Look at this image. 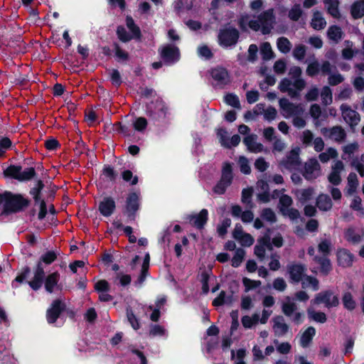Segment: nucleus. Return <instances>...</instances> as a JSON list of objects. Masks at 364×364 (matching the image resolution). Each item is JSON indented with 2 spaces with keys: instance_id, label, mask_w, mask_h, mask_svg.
<instances>
[{
  "instance_id": "f257e3e1",
  "label": "nucleus",
  "mask_w": 364,
  "mask_h": 364,
  "mask_svg": "<svg viewBox=\"0 0 364 364\" xmlns=\"http://www.w3.org/2000/svg\"><path fill=\"white\" fill-rule=\"evenodd\" d=\"M275 23V17L273 9H268L257 17V19H251L248 15L242 16L240 20V26L242 29L248 28L254 31H261L262 33H269Z\"/></svg>"
},
{
  "instance_id": "f03ea898",
  "label": "nucleus",
  "mask_w": 364,
  "mask_h": 364,
  "mask_svg": "<svg viewBox=\"0 0 364 364\" xmlns=\"http://www.w3.org/2000/svg\"><path fill=\"white\" fill-rule=\"evenodd\" d=\"M305 85L306 82L301 78H284L280 82L279 88L282 92L287 93L291 97H295L299 95Z\"/></svg>"
},
{
  "instance_id": "7ed1b4c3",
  "label": "nucleus",
  "mask_w": 364,
  "mask_h": 364,
  "mask_svg": "<svg viewBox=\"0 0 364 364\" xmlns=\"http://www.w3.org/2000/svg\"><path fill=\"white\" fill-rule=\"evenodd\" d=\"M279 104L282 114L287 119L296 115H303L305 111L303 105L294 104L286 98L280 99Z\"/></svg>"
},
{
  "instance_id": "20e7f679",
  "label": "nucleus",
  "mask_w": 364,
  "mask_h": 364,
  "mask_svg": "<svg viewBox=\"0 0 364 364\" xmlns=\"http://www.w3.org/2000/svg\"><path fill=\"white\" fill-rule=\"evenodd\" d=\"M213 84L219 87H223L231 82L230 75L226 68L216 66L210 70Z\"/></svg>"
},
{
  "instance_id": "39448f33",
  "label": "nucleus",
  "mask_w": 364,
  "mask_h": 364,
  "mask_svg": "<svg viewBox=\"0 0 364 364\" xmlns=\"http://www.w3.org/2000/svg\"><path fill=\"white\" fill-rule=\"evenodd\" d=\"M35 173L33 168H28L22 171L21 166H10L4 171V174L19 181H27L31 179Z\"/></svg>"
},
{
  "instance_id": "423d86ee",
  "label": "nucleus",
  "mask_w": 364,
  "mask_h": 364,
  "mask_svg": "<svg viewBox=\"0 0 364 364\" xmlns=\"http://www.w3.org/2000/svg\"><path fill=\"white\" fill-rule=\"evenodd\" d=\"M28 201L22 196L7 193L4 211L17 212L27 206Z\"/></svg>"
},
{
  "instance_id": "0eeeda50",
  "label": "nucleus",
  "mask_w": 364,
  "mask_h": 364,
  "mask_svg": "<svg viewBox=\"0 0 364 364\" xmlns=\"http://www.w3.org/2000/svg\"><path fill=\"white\" fill-rule=\"evenodd\" d=\"M344 121L351 127L357 126L360 121V114L348 105L342 104L340 107Z\"/></svg>"
},
{
  "instance_id": "6e6552de",
  "label": "nucleus",
  "mask_w": 364,
  "mask_h": 364,
  "mask_svg": "<svg viewBox=\"0 0 364 364\" xmlns=\"http://www.w3.org/2000/svg\"><path fill=\"white\" fill-rule=\"evenodd\" d=\"M311 304V305L323 304L325 306L330 308L338 304V299L331 291H326L316 294Z\"/></svg>"
},
{
  "instance_id": "1a4fd4ad",
  "label": "nucleus",
  "mask_w": 364,
  "mask_h": 364,
  "mask_svg": "<svg viewBox=\"0 0 364 364\" xmlns=\"http://www.w3.org/2000/svg\"><path fill=\"white\" fill-rule=\"evenodd\" d=\"M299 149H292L287 155L286 159L281 161L279 166L281 168H286L290 171L296 170L299 167L300 161L299 156Z\"/></svg>"
},
{
  "instance_id": "9d476101",
  "label": "nucleus",
  "mask_w": 364,
  "mask_h": 364,
  "mask_svg": "<svg viewBox=\"0 0 364 364\" xmlns=\"http://www.w3.org/2000/svg\"><path fill=\"white\" fill-rule=\"evenodd\" d=\"M238 36V31L235 28H229L222 30L218 36L220 44L224 47L234 45L236 43Z\"/></svg>"
},
{
  "instance_id": "9b49d317",
  "label": "nucleus",
  "mask_w": 364,
  "mask_h": 364,
  "mask_svg": "<svg viewBox=\"0 0 364 364\" xmlns=\"http://www.w3.org/2000/svg\"><path fill=\"white\" fill-rule=\"evenodd\" d=\"M160 53L162 59L168 64L178 61L180 56L178 48L172 45H167L163 47Z\"/></svg>"
},
{
  "instance_id": "f8f14e48",
  "label": "nucleus",
  "mask_w": 364,
  "mask_h": 364,
  "mask_svg": "<svg viewBox=\"0 0 364 364\" xmlns=\"http://www.w3.org/2000/svg\"><path fill=\"white\" fill-rule=\"evenodd\" d=\"M321 174L320 164L315 159H309L305 164L304 176L308 180H312Z\"/></svg>"
},
{
  "instance_id": "ddd939ff",
  "label": "nucleus",
  "mask_w": 364,
  "mask_h": 364,
  "mask_svg": "<svg viewBox=\"0 0 364 364\" xmlns=\"http://www.w3.org/2000/svg\"><path fill=\"white\" fill-rule=\"evenodd\" d=\"M322 134L335 141H342L346 137L344 129L339 126L331 129L323 128L321 129Z\"/></svg>"
},
{
  "instance_id": "4468645a",
  "label": "nucleus",
  "mask_w": 364,
  "mask_h": 364,
  "mask_svg": "<svg viewBox=\"0 0 364 364\" xmlns=\"http://www.w3.org/2000/svg\"><path fill=\"white\" fill-rule=\"evenodd\" d=\"M267 250H272V244L269 235H266L259 240L258 244L255 247V254L259 259L263 260L265 257V252Z\"/></svg>"
},
{
  "instance_id": "2eb2a0df",
  "label": "nucleus",
  "mask_w": 364,
  "mask_h": 364,
  "mask_svg": "<svg viewBox=\"0 0 364 364\" xmlns=\"http://www.w3.org/2000/svg\"><path fill=\"white\" fill-rule=\"evenodd\" d=\"M344 169V164L341 161H337L332 166L331 171L328 176L329 183L338 186L341 182V173Z\"/></svg>"
},
{
  "instance_id": "dca6fc26",
  "label": "nucleus",
  "mask_w": 364,
  "mask_h": 364,
  "mask_svg": "<svg viewBox=\"0 0 364 364\" xmlns=\"http://www.w3.org/2000/svg\"><path fill=\"white\" fill-rule=\"evenodd\" d=\"M234 238L242 246H251L254 242V238L251 235L243 232L240 225H236L233 232Z\"/></svg>"
},
{
  "instance_id": "f3484780",
  "label": "nucleus",
  "mask_w": 364,
  "mask_h": 364,
  "mask_svg": "<svg viewBox=\"0 0 364 364\" xmlns=\"http://www.w3.org/2000/svg\"><path fill=\"white\" fill-rule=\"evenodd\" d=\"M45 272L42 264L38 262L36 269L34 271L33 279L28 282V284L33 290L39 289L43 284Z\"/></svg>"
},
{
  "instance_id": "a211bd4d",
  "label": "nucleus",
  "mask_w": 364,
  "mask_h": 364,
  "mask_svg": "<svg viewBox=\"0 0 364 364\" xmlns=\"http://www.w3.org/2000/svg\"><path fill=\"white\" fill-rule=\"evenodd\" d=\"M257 136L255 134H249L245 137L243 142L247 149L253 153H260L264 151V146L257 141Z\"/></svg>"
},
{
  "instance_id": "6ab92c4d",
  "label": "nucleus",
  "mask_w": 364,
  "mask_h": 364,
  "mask_svg": "<svg viewBox=\"0 0 364 364\" xmlns=\"http://www.w3.org/2000/svg\"><path fill=\"white\" fill-rule=\"evenodd\" d=\"M255 112L257 114H263L265 120L271 122L274 120L277 115V111L272 107H269L265 109L264 105L259 103L255 107Z\"/></svg>"
},
{
  "instance_id": "aec40b11",
  "label": "nucleus",
  "mask_w": 364,
  "mask_h": 364,
  "mask_svg": "<svg viewBox=\"0 0 364 364\" xmlns=\"http://www.w3.org/2000/svg\"><path fill=\"white\" fill-rule=\"evenodd\" d=\"M115 202L110 197L105 198L99 204L100 213L105 217L110 216L115 209Z\"/></svg>"
},
{
  "instance_id": "412c9836",
  "label": "nucleus",
  "mask_w": 364,
  "mask_h": 364,
  "mask_svg": "<svg viewBox=\"0 0 364 364\" xmlns=\"http://www.w3.org/2000/svg\"><path fill=\"white\" fill-rule=\"evenodd\" d=\"M353 255L347 250L341 249L337 252L338 263L343 267H350L353 262Z\"/></svg>"
},
{
  "instance_id": "4be33fe9",
  "label": "nucleus",
  "mask_w": 364,
  "mask_h": 364,
  "mask_svg": "<svg viewBox=\"0 0 364 364\" xmlns=\"http://www.w3.org/2000/svg\"><path fill=\"white\" fill-rule=\"evenodd\" d=\"M63 309V305L58 300L54 301L51 307L47 311V320L49 323H54L58 318L61 311Z\"/></svg>"
},
{
  "instance_id": "5701e85b",
  "label": "nucleus",
  "mask_w": 364,
  "mask_h": 364,
  "mask_svg": "<svg viewBox=\"0 0 364 364\" xmlns=\"http://www.w3.org/2000/svg\"><path fill=\"white\" fill-rule=\"evenodd\" d=\"M272 328L275 336H282L288 331L289 326L282 316H276L273 318Z\"/></svg>"
},
{
  "instance_id": "b1692460",
  "label": "nucleus",
  "mask_w": 364,
  "mask_h": 364,
  "mask_svg": "<svg viewBox=\"0 0 364 364\" xmlns=\"http://www.w3.org/2000/svg\"><path fill=\"white\" fill-rule=\"evenodd\" d=\"M207 220L208 210L206 209H203L198 215L189 216L190 223L198 228H203Z\"/></svg>"
},
{
  "instance_id": "393cba45",
  "label": "nucleus",
  "mask_w": 364,
  "mask_h": 364,
  "mask_svg": "<svg viewBox=\"0 0 364 364\" xmlns=\"http://www.w3.org/2000/svg\"><path fill=\"white\" fill-rule=\"evenodd\" d=\"M139 196L135 193H131L127 200L126 209L129 215L134 213L139 208Z\"/></svg>"
},
{
  "instance_id": "a878e982",
  "label": "nucleus",
  "mask_w": 364,
  "mask_h": 364,
  "mask_svg": "<svg viewBox=\"0 0 364 364\" xmlns=\"http://www.w3.org/2000/svg\"><path fill=\"white\" fill-rule=\"evenodd\" d=\"M289 272L291 279L296 282L302 281L304 278V268L300 264H293L289 267Z\"/></svg>"
},
{
  "instance_id": "bb28decb",
  "label": "nucleus",
  "mask_w": 364,
  "mask_h": 364,
  "mask_svg": "<svg viewBox=\"0 0 364 364\" xmlns=\"http://www.w3.org/2000/svg\"><path fill=\"white\" fill-rule=\"evenodd\" d=\"M59 279L60 274L58 272H53L48 275L45 280L46 290L49 293H52L57 287Z\"/></svg>"
},
{
  "instance_id": "cd10ccee",
  "label": "nucleus",
  "mask_w": 364,
  "mask_h": 364,
  "mask_svg": "<svg viewBox=\"0 0 364 364\" xmlns=\"http://www.w3.org/2000/svg\"><path fill=\"white\" fill-rule=\"evenodd\" d=\"M326 25L325 18L321 12L316 11L313 14V17L311 22V26L315 30L323 29Z\"/></svg>"
},
{
  "instance_id": "c85d7f7f",
  "label": "nucleus",
  "mask_w": 364,
  "mask_h": 364,
  "mask_svg": "<svg viewBox=\"0 0 364 364\" xmlns=\"http://www.w3.org/2000/svg\"><path fill=\"white\" fill-rule=\"evenodd\" d=\"M324 5L328 13L334 18L340 17V12L338 10L339 2L338 0H324Z\"/></svg>"
},
{
  "instance_id": "c756f323",
  "label": "nucleus",
  "mask_w": 364,
  "mask_h": 364,
  "mask_svg": "<svg viewBox=\"0 0 364 364\" xmlns=\"http://www.w3.org/2000/svg\"><path fill=\"white\" fill-rule=\"evenodd\" d=\"M344 237L349 242L357 244L360 242L362 235L355 228H349L345 231Z\"/></svg>"
},
{
  "instance_id": "7c9ffc66",
  "label": "nucleus",
  "mask_w": 364,
  "mask_h": 364,
  "mask_svg": "<svg viewBox=\"0 0 364 364\" xmlns=\"http://www.w3.org/2000/svg\"><path fill=\"white\" fill-rule=\"evenodd\" d=\"M317 207L323 211L329 210L332 208L331 198L325 194L320 195L316 200Z\"/></svg>"
},
{
  "instance_id": "2f4dec72",
  "label": "nucleus",
  "mask_w": 364,
  "mask_h": 364,
  "mask_svg": "<svg viewBox=\"0 0 364 364\" xmlns=\"http://www.w3.org/2000/svg\"><path fill=\"white\" fill-rule=\"evenodd\" d=\"M327 36L331 41L338 43L343 37V31L340 27L331 26L328 29Z\"/></svg>"
},
{
  "instance_id": "473e14b6",
  "label": "nucleus",
  "mask_w": 364,
  "mask_h": 364,
  "mask_svg": "<svg viewBox=\"0 0 364 364\" xmlns=\"http://www.w3.org/2000/svg\"><path fill=\"white\" fill-rule=\"evenodd\" d=\"M316 330L314 327H309L301 335L300 344L303 348L309 346L313 337L315 336Z\"/></svg>"
},
{
  "instance_id": "72a5a7b5",
  "label": "nucleus",
  "mask_w": 364,
  "mask_h": 364,
  "mask_svg": "<svg viewBox=\"0 0 364 364\" xmlns=\"http://www.w3.org/2000/svg\"><path fill=\"white\" fill-rule=\"evenodd\" d=\"M296 309L295 302L291 298L287 297L282 304L283 313L287 316H291Z\"/></svg>"
},
{
  "instance_id": "f704fd0d",
  "label": "nucleus",
  "mask_w": 364,
  "mask_h": 364,
  "mask_svg": "<svg viewBox=\"0 0 364 364\" xmlns=\"http://www.w3.org/2000/svg\"><path fill=\"white\" fill-rule=\"evenodd\" d=\"M302 287L304 289H311L313 291L318 289V281L310 276H304L301 281Z\"/></svg>"
},
{
  "instance_id": "c9c22d12",
  "label": "nucleus",
  "mask_w": 364,
  "mask_h": 364,
  "mask_svg": "<svg viewBox=\"0 0 364 364\" xmlns=\"http://www.w3.org/2000/svg\"><path fill=\"white\" fill-rule=\"evenodd\" d=\"M358 186V180L355 173H350L348 176L347 193L348 195L353 194Z\"/></svg>"
},
{
  "instance_id": "e433bc0d",
  "label": "nucleus",
  "mask_w": 364,
  "mask_h": 364,
  "mask_svg": "<svg viewBox=\"0 0 364 364\" xmlns=\"http://www.w3.org/2000/svg\"><path fill=\"white\" fill-rule=\"evenodd\" d=\"M296 195L300 202L306 203L313 198L314 191L312 188L301 189L297 191Z\"/></svg>"
},
{
  "instance_id": "4c0bfd02",
  "label": "nucleus",
  "mask_w": 364,
  "mask_h": 364,
  "mask_svg": "<svg viewBox=\"0 0 364 364\" xmlns=\"http://www.w3.org/2000/svg\"><path fill=\"white\" fill-rule=\"evenodd\" d=\"M232 179V166L229 163H225L223 166L222 176L220 181L226 184L230 185Z\"/></svg>"
},
{
  "instance_id": "58836bf2",
  "label": "nucleus",
  "mask_w": 364,
  "mask_h": 364,
  "mask_svg": "<svg viewBox=\"0 0 364 364\" xmlns=\"http://www.w3.org/2000/svg\"><path fill=\"white\" fill-rule=\"evenodd\" d=\"M246 350L241 348L235 351L231 350V358L234 361V364H246L245 358L246 357Z\"/></svg>"
},
{
  "instance_id": "ea45409f",
  "label": "nucleus",
  "mask_w": 364,
  "mask_h": 364,
  "mask_svg": "<svg viewBox=\"0 0 364 364\" xmlns=\"http://www.w3.org/2000/svg\"><path fill=\"white\" fill-rule=\"evenodd\" d=\"M259 316L254 314L252 316H244L242 318V324L245 328H250L259 322Z\"/></svg>"
},
{
  "instance_id": "a19ab883",
  "label": "nucleus",
  "mask_w": 364,
  "mask_h": 364,
  "mask_svg": "<svg viewBox=\"0 0 364 364\" xmlns=\"http://www.w3.org/2000/svg\"><path fill=\"white\" fill-rule=\"evenodd\" d=\"M352 16L355 18H360L364 16V1L355 2L351 8Z\"/></svg>"
},
{
  "instance_id": "79ce46f5",
  "label": "nucleus",
  "mask_w": 364,
  "mask_h": 364,
  "mask_svg": "<svg viewBox=\"0 0 364 364\" xmlns=\"http://www.w3.org/2000/svg\"><path fill=\"white\" fill-rule=\"evenodd\" d=\"M150 257L147 253L145 255L144 260L141 267V274L138 278L137 283L141 285L145 280L149 266Z\"/></svg>"
},
{
  "instance_id": "37998d69",
  "label": "nucleus",
  "mask_w": 364,
  "mask_h": 364,
  "mask_svg": "<svg viewBox=\"0 0 364 364\" xmlns=\"http://www.w3.org/2000/svg\"><path fill=\"white\" fill-rule=\"evenodd\" d=\"M303 11L300 4H294L289 11L288 17L290 20L297 21L302 16Z\"/></svg>"
},
{
  "instance_id": "c03bdc74",
  "label": "nucleus",
  "mask_w": 364,
  "mask_h": 364,
  "mask_svg": "<svg viewBox=\"0 0 364 364\" xmlns=\"http://www.w3.org/2000/svg\"><path fill=\"white\" fill-rule=\"evenodd\" d=\"M307 313L309 317L316 322L324 323L326 321V314L323 312L315 311L312 306L308 309Z\"/></svg>"
},
{
  "instance_id": "a18cd8bd",
  "label": "nucleus",
  "mask_w": 364,
  "mask_h": 364,
  "mask_svg": "<svg viewBox=\"0 0 364 364\" xmlns=\"http://www.w3.org/2000/svg\"><path fill=\"white\" fill-rule=\"evenodd\" d=\"M126 24L129 31L131 32V36H132V38H139L140 29L137 26L135 25L134 21L132 17H127Z\"/></svg>"
},
{
  "instance_id": "49530a36",
  "label": "nucleus",
  "mask_w": 364,
  "mask_h": 364,
  "mask_svg": "<svg viewBox=\"0 0 364 364\" xmlns=\"http://www.w3.org/2000/svg\"><path fill=\"white\" fill-rule=\"evenodd\" d=\"M277 44L279 50L283 53H289L291 48L290 41L284 37L278 38Z\"/></svg>"
},
{
  "instance_id": "de8ad7c7",
  "label": "nucleus",
  "mask_w": 364,
  "mask_h": 364,
  "mask_svg": "<svg viewBox=\"0 0 364 364\" xmlns=\"http://www.w3.org/2000/svg\"><path fill=\"white\" fill-rule=\"evenodd\" d=\"M260 53L264 60H270L274 56L271 45L267 42L263 43L261 45Z\"/></svg>"
},
{
  "instance_id": "09e8293b",
  "label": "nucleus",
  "mask_w": 364,
  "mask_h": 364,
  "mask_svg": "<svg viewBox=\"0 0 364 364\" xmlns=\"http://www.w3.org/2000/svg\"><path fill=\"white\" fill-rule=\"evenodd\" d=\"M337 156V151L333 148H329L325 152H323L319 154V159L323 163H326L330 159L336 158Z\"/></svg>"
},
{
  "instance_id": "8fccbe9b",
  "label": "nucleus",
  "mask_w": 364,
  "mask_h": 364,
  "mask_svg": "<svg viewBox=\"0 0 364 364\" xmlns=\"http://www.w3.org/2000/svg\"><path fill=\"white\" fill-rule=\"evenodd\" d=\"M232 301L231 296H226L224 291H221L218 297H216L213 301V304L215 306H219L225 304H231Z\"/></svg>"
},
{
  "instance_id": "3c124183",
  "label": "nucleus",
  "mask_w": 364,
  "mask_h": 364,
  "mask_svg": "<svg viewBox=\"0 0 364 364\" xmlns=\"http://www.w3.org/2000/svg\"><path fill=\"white\" fill-rule=\"evenodd\" d=\"M321 97L323 104L327 105L332 102V91L329 87L325 86L322 88Z\"/></svg>"
},
{
  "instance_id": "603ef678",
  "label": "nucleus",
  "mask_w": 364,
  "mask_h": 364,
  "mask_svg": "<svg viewBox=\"0 0 364 364\" xmlns=\"http://www.w3.org/2000/svg\"><path fill=\"white\" fill-rule=\"evenodd\" d=\"M59 253L55 251H48L41 257L39 262H44L46 264H51L55 260Z\"/></svg>"
},
{
  "instance_id": "864d4df0",
  "label": "nucleus",
  "mask_w": 364,
  "mask_h": 364,
  "mask_svg": "<svg viewBox=\"0 0 364 364\" xmlns=\"http://www.w3.org/2000/svg\"><path fill=\"white\" fill-rule=\"evenodd\" d=\"M245 255V252L244 250L241 248L237 249L232 259V265L235 267H239L244 259Z\"/></svg>"
},
{
  "instance_id": "5fc2aeb1",
  "label": "nucleus",
  "mask_w": 364,
  "mask_h": 364,
  "mask_svg": "<svg viewBox=\"0 0 364 364\" xmlns=\"http://www.w3.org/2000/svg\"><path fill=\"white\" fill-rule=\"evenodd\" d=\"M34 199L36 203H38L39 205L40 211L38 213V218L41 220L45 218L47 213L46 203L44 200H41V198L38 196V193L35 194Z\"/></svg>"
},
{
  "instance_id": "6e6d98bb",
  "label": "nucleus",
  "mask_w": 364,
  "mask_h": 364,
  "mask_svg": "<svg viewBox=\"0 0 364 364\" xmlns=\"http://www.w3.org/2000/svg\"><path fill=\"white\" fill-rule=\"evenodd\" d=\"M346 48L343 49L342 50V56L344 59L350 60L351 59L354 55V50L352 49L353 47V43L346 41L345 42Z\"/></svg>"
},
{
  "instance_id": "4d7b16f0",
  "label": "nucleus",
  "mask_w": 364,
  "mask_h": 364,
  "mask_svg": "<svg viewBox=\"0 0 364 364\" xmlns=\"http://www.w3.org/2000/svg\"><path fill=\"white\" fill-rule=\"evenodd\" d=\"M242 283L245 286V291H249L250 290L257 289L261 285L260 281L252 280L247 277L243 278Z\"/></svg>"
},
{
  "instance_id": "13d9d810",
  "label": "nucleus",
  "mask_w": 364,
  "mask_h": 364,
  "mask_svg": "<svg viewBox=\"0 0 364 364\" xmlns=\"http://www.w3.org/2000/svg\"><path fill=\"white\" fill-rule=\"evenodd\" d=\"M316 259L318 261V263L321 266V272L324 274H327L331 269L330 260L326 257H323L319 259L316 257Z\"/></svg>"
},
{
  "instance_id": "bf43d9fd",
  "label": "nucleus",
  "mask_w": 364,
  "mask_h": 364,
  "mask_svg": "<svg viewBox=\"0 0 364 364\" xmlns=\"http://www.w3.org/2000/svg\"><path fill=\"white\" fill-rule=\"evenodd\" d=\"M291 204H292L291 198L287 195H282L280 197L279 204V208L280 212L281 213L282 212L283 208H284V209L289 208L290 206L291 205Z\"/></svg>"
},
{
  "instance_id": "052dcab7",
  "label": "nucleus",
  "mask_w": 364,
  "mask_h": 364,
  "mask_svg": "<svg viewBox=\"0 0 364 364\" xmlns=\"http://www.w3.org/2000/svg\"><path fill=\"white\" fill-rule=\"evenodd\" d=\"M217 136L222 146L225 147V146H229V137L226 130L224 129H218Z\"/></svg>"
},
{
  "instance_id": "680f3d73",
  "label": "nucleus",
  "mask_w": 364,
  "mask_h": 364,
  "mask_svg": "<svg viewBox=\"0 0 364 364\" xmlns=\"http://www.w3.org/2000/svg\"><path fill=\"white\" fill-rule=\"evenodd\" d=\"M225 102L235 108L240 107V101L237 95L233 94H228L225 97Z\"/></svg>"
},
{
  "instance_id": "e2e57ef3",
  "label": "nucleus",
  "mask_w": 364,
  "mask_h": 364,
  "mask_svg": "<svg viewBox=\"0 0 364 364\" xmlns=\"http://www.w3.org/2000/svg\"><path fill=\"white\" fill-rule=\"evenodd\" d=\"M343 302L346 308L352 310L355 306V303L350 293H345L343 296Z\"/></svg>"
},
{
  "instance_id": "0e129e2a",
  "label": "nucleus",
  "mask_w": 364,
  "mask_h": 364,
  "mask_svg": "<svg viewBox=\"0 0 364 364\" xmlns=\"http://www.w3.org/2000/svg\"><path fill=\"white\" fill-rule=\"evenodd\" d=\"M238 164L240 165L241 172L245 174H249L250 173L251 168L249 165V161L245 157L240 156L238 160Z\"/></svg>"
},
{
  "instance_id": "69168bd1",
  "label": "nucleus",
  "mask_w": 364,
  "mask_h": 364,
  "mask_svg": "<svg viewBox=\"0 0 364 364\" xmlns=\"http://www.w3.org/2000/svg\"><path fill=\"white\" fill-rule=\"evenodd\" d=\"M350 208L358 211L360 215H364V209L362 208L361 198L360 197H354L350 203Z\"/></svg>"
},
{
  "instance_id": "338daca9",
  "label": "nucleus",
  "mask_w": 364,
  "mask_h": 364,
  "mask_svg": "<svg viewBox=\"0 0 364 364\" xmlns=\"http://www.w3.org/2000/svg\"><path fill=\"white\" fill-rule=\"evenodd\" d=\"M331 247V242L328 240H323L318 245V251L326 257L330 252Z\"/></svg>"
},
{
  "instance_id": "774afa93",
  "label": "nucleus",
  "mask_w": 364,
  "mask_h": 364,
  "mask_svg": "<svg viewBox=\"0 0 364 364\" xmlns=\"http://www.w3.org/2000/svg\"><path fill=\"white\" fill-rule=\"evenodd\" d=\"M262 218L270 223L276 222V215L274 211L269 208H265L262 210Z\"/></svg>"
}]
</instances>
